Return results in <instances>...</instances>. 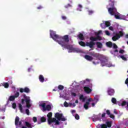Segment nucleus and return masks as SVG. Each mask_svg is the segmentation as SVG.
<instances>
[{
	"label": "nucleus",
	"instance_id": "nucleus-12",
	"mask_svg": "<svg viewBox=\"0 0 128 128\" xmlns=\"http://www.w3.org/2000/svg\"><path fill=\"white\" fill-rule=\"evenodd\" d=\"M107 92L108 96H114V90L112 88H108Z\"/></svg>",
	"mask_w": 128,
	"mask_h": 128
},
{
	"label": "nucleus",
	"instance_id": "nucleus-33",
	"mask_svg": "<svg viewBox=\"0 0 128 128\" xmlns=\"http://www.w3.org/2000/svg\"><path fill=\"white\" fill-rule=\"evenodd\" d=\"M105 26H110V22L108 21H106L105 22Z\"/></svg>",
	"mask_w": 128,
	"mask_h": 128
},
{
	"label": "nucleus",
	"instance_id": "nucleus-4",
	"mask_svg": "<svg viewBox=\"0 0 128 128\" xmlns=\"http://www.w3.org/2000/svg\"><path fill=\"white\" fill-rule=\"evenodd\" d=\"M106 8L108 10L109 14L111 16H114L116 12H118L116 8V6H114V1L110 3L109 6H108Z\"/></svg>",
	"mask_w": 128,
	"mask_h": 128
},
{
	"label": "nucleus",
	"instance_id": "nucleus-45",
	"mask_svg": "<svg viewBox=\"0 0 128 128\" xmlns=\"http://www.w3.org/2000/svg\"><path fill=\"white\" fill-rule=\"evenodd\" d=\"M106 25L104 24H100V26L102 28H106L105 27Z\"/></svg>",
	"mask_w": 128,
	"mask_h": 128
},
{
	"label": "nucleus",
	"instance_id": "nucleus-63",
	"mask_svg": "<svg viewBox=\"0 0 128 128\" xmlns=\"http://www.w3.org/2000/svg\"><path fill=\"white\" fill-rule=\"evenodd\" d=\"M76 112V110H72V114H74Z\"/></svg>",
	"mask_w": 128,
	"mask_h": 128
},
{
	"label": "nucleus",
	"instance_id": "nucleus-2",
	"mask_svg": "<svg viewBox=\"0 0 128 128\" xmlns=\"http://www.w3.org/2000/svg\"><path fill=\"white\" fill-rule=\"evenodd\" d=\"M83 82V84H86V86L84 87V90L86 94H90L92 92V84L90 82V80L86 79L83 82Z\"/></svg>",
	"mask_w": 128,
	"mask_h": 128
},
{
	"label": "nucleus",
	"instance_id": "nucleus-34",
	"mask_svg": "<svg viewBox=\"0 0 128 128\" xmlns=\"http://www.w3.org/2000/svg\"><path fill=\"white\" fill-rule=\"evenodd\" d=\"M14 96L15 98H18V96H20V92H16L14 96Z\"/></svg>",
	"mask_w": 128,
	"mask_h": 128
},
{
	"label": "nucleus",
	"instance_id": "nucleus-3",
	"mask_svg": "<svg viewBox=\"0 0 128 128\" xmlns=\"http://www.w3.org/2000/svg\"><path fill=\"white\" fill-rule=\"evenodd\" d=\"M52 112H50L47 114V117L48 118V124L50 125L52 122H54V124L56 126H58L60 124V122L58 120H57L56 118H52Z\"/></svg>",
	"mask_w": 128,
	"mask_h": 128
},
{
	"label": "nucleus",
	"instance_id": "nucleus-23",
	"mask_svg": "<svg viewBox=\"0 0 128 128\" xmlns=\"http://www.w3.org/2000/svg\"><path fill=\"white\" fill-rule=\"evenodd\" d=\"M78 44H79L80 46H86V43L82 41L79 42Z\"/></svg>",
	"mask_w": 128,
	"mask_h": 128
},
{
	"label": "nucleus",
	"instance_id": "nucleus-41",
	"mask_svg": "<svg viewBox=\"0 0 128 128\" xmlns=\"http://www.w3.org/2000/svg\"><path fill=\"white\" fill-rule=\"evenodd\" d=\"M75 118L76 120H80V116H78V114H75Z\"/></svg>",
	"mask_w": 128,
	"mask_h": 128
},
{
	"label": "nucleus",
	"instance_id": "nucleus-36",
	"mask_svg": "<svg viewBox=\"0 0 128 128\" xmlns=\"http://www.w3.org/2000/svg\"><path fill=\"white\" fill-rule=\"evenodd\" d=\"M12 108H14V110H16V104L13 103L12 104Z\"/></svg>",
	"mask_w": 128,
	"mask_h": 128
},
{
	"label": "nucleus",
	"instance_id": "nucleus-14",
	"mask_svg": "<svg viewBox=\"0 0 128 128\" xmlns=\"http://www.w3.org/2000/svg\"><path fill=\"white\" fill-rule=\"evenodd\" d=\"M84 58L86 60H88V62H92V60H94V58H92V56L89 55H85Z\"/></svg>",
	"mask_w": 128,
	"mask_h": 128
},
{
	"label": "nucleus",
	"instance_id": "nucleus-61",
	"mask_svg": "<svg viewBox=\"0 0 128 128\" xmlns=\"http://www.w3.org/2000/svg\"><path fill=\"white\" fill-rule=\"evenodd\" d=\"M92 98H88V102H92Z\"/></svg>",
	"mask_w": 128,
	"mask_h": 128
},
{
	"label": "nucleus",
	"instance_id": "nucleus-39",
	"mask_svg": "<svg viewBox=\"0 0 128 128\" xmlns=\"http://www.w3.org/2000/svg\"><path fill=\"white\" fill-rule=\"evenodd\" d=\"M96 38H97V40H102V38L99 35H97Z\"/></svg>",
	"mask_w": 128,
	"mask_h": 128
},
{
	"label": "nucleus",
	"instance_id": "nucleus-52",
	"mask_svg": "<svg viewBox=\"0 0 128 128\" xmlns=\"http://www.w3.org/2000/svg\"><path fill=\"white\" fill-rule=\"evenodd\" d=\"M71 94L73 96H76V94L75 92H72L71 93Z\"/></svg>",
	"mask_w": 128,
	"mask_h": 128
},
{
	"label": "nucleus",
	"instance_id": "nucleus-55",
	"mask_svg": "<svg viewBox=\"0 0 128 128\" xmlns=\"http://www.w3.org/2000/svg\"><path fill=\"white\" fill-rule=\"evenodd\" d=\"M83 98H84V94H82L80 96V98H79L80 100H82Z\"/></svg>",
	"mask_w": 128,
	"mask_h": 128
},
{
	"label": "nucleus",
	"instance_id": "nucleus-31",
	"mask_svg": "<svg viewBox=\"0 0 128 128\" xmlns=\"http://www.w3.org/2000/svg\"><path fill=\"white\" fill-rule=\"evenodd\" d=\"M58 90H64V86L62 85H59L58 86Z\"/></svg>",
	"mask_w": 128,
	"mask_h": 128
},
{
	"label": "nucleus",
	"instance_id": "nucleus-47",
	"mask_svg": "<svg viewBox=\"0 0 128 128\" xmlns=\"http://www.w3.org/2000/svg\"><path fill=\"white\" fill-rule=\"evenodd\" d=\"M110 118L114 119V115L113 114H110Z\"/></svg>",
	"mask_w": 128,
	"mask_h": 128
},
{
	"label": "nucleus",
	"instance_id": "nucleus-21",
	"mask_svg": "<svg viewBox=\"0 0 128 128\" xmlns=\"http://www.w3.org/2000/svg\"><path fill=\"white\" fill-rule=\"evenodd\" d=\"M39 80L40 82H44V78L42 75H40Z\"/></svg>",
	"mask_w": 128,
	"mask_h": 128
},
{
	"label": "nucleus",
	"instance_id": "nucleus-6",
	"mask_svg": "<svg viewBox=\"0 0 128 128\" xmlns=\"http://www.w3.org/2000/svg\"><path fill=\"white\" fill-rule=\"evenodd\" d=\"M23 97L24 98L22 99L21 103L22 104H24V102H26V106L28 108H30L32 105L30 104V97L27 96L26 94H23Z\"/></svg>",
	"mask_w": 128,
	"mask_h": 128
},
{
	"label": "nucleus",
	"instance_id": "nucleus-27",
	"mask_svg": "<svg viewBox=\"0 0 128 128\" xmlns=\"http://www.w3.org/2000/svg\"><path fill=\"white\" fill-rule=\"evenodd\" d=\"M40 122H46V117H42L40 118Z\"/></svg>",
	"mask_w": 128,
	"mask_h": 128
},
{
	"label": "nucleus",
	"instance_id": "nucleus-51",
	"mask_svg": "<svg viewBox=\"0 0 128 128\" xmlns=\"http://www.w3.org/2000/svg\"><path fill=\"white\" fill-rule=\"evenodd\" d=\"M105 33L106 34V36H110V32L108 30H106Z\"/></svg>",
	"mask_w": 128,
	"mask_h": 128
},
{
	"label": "nucleus",
	"instance_id": "nucleus-25",
	"mask_svg": "<svg viewBox=\"0 0 128 128\" xmlns=\"http://www.w3.org/2000/svg\"><path fill=\"white\" fill-rule=\"evenodd\" d=\"M16 100L14 96H11L9 97L8 100H10V102H14Z\"/></svg>",
	"mask_w": 128,
	"mask_h": 128
},
{
	"label": "nucleus",
	"instance_id": "nucleus-32",
	"mask_svg": "<svg viewBox=\"0 0 128 128\" xmlns=\"http://www.w3.org/2000/svg\"><path fill=\"white\" fill-rule=\"evenodd\" d=\"M114 16L116 20H122V18H120V16L116 14H114Z\"/></svg>",
	"mask_w": 128,
	"mask_h": 128
},
{
	"label": "nucleus",
	"instance_id": "nucleus-48",
	"mask_svg": "<svg viewBox=\"0 0 128 128\" xmlns=\"http://www.w3.org/2000/svg\"><path fill=\"white\" fill-rule=\"evenodd\" d=\"M72 6V5H70V4H68L67 5L64 6V8H70Z\"/></svg>",
	"mask_w": 128,
	"mask_h": 128
},
{
	"label": "nucleus",
	"instance_id": "nucleus-10",
	"mask_svg": "<svg viewBox=\"0 0 128 128\" xmlns=\"http://www.w3.org/2000/svg\"><path fill=\"white\" fill-rule=\"evenodd\" d=\"M91 56H94L98 60L102 61V55L98 54L96 53L92 52V54H90Z\"/></svg>",
	"mask_w": 128,
	"mask_h": 128
},
{
	"label": "nucleus",
	"instance_id": "nucleus-30",
	"mask_svg": "<svg viewBox=\"0 0 128 128\" xmlns=\"http://www.w3.org/2000/svg\"><path fill=\"white\" fill-rule=\"evenodd\" d=\"M106 66H108V68H112V66H114L110 62H108Z\"/></svg>",
	"mask_w": 128,
	"mask_h": 128
},
{
	"label": "nucleus",
	"instance_id": "nucleus-5",
	"mask_svg": "<svg viewBox=\"0 0 128 128\" xmlns=\"http://www.w3.org/2000/svg\"><path fill=\"white\" fill-rule=\"evenodd\" d=\"M90 42H86V46H88L90 48H92L96 46V42H97L98 38L94 36H90Z\"/></svg>",
	"mask_w": 128,
	"mask_h": 128
},
{
	"label": "nucleus",
	"instance_id": "nucleus-8",
	"mask_svg": "<svg viewBox=\"0 0 128 128\" xmlns=\"http://www.w3.org/2000/svg\"><path fill=\"white\" fill-rule=\"evenodd\" d=\"M40 106L42 108V112H46V110L50 111L52 110V106L50 104H48L46 106V103H42L40 104Z\"/></svg>",
	"mask_w": 128,
	"mask_h": 128
},
{
	"label": "nucleus",
	"instance_id": "nucleus-29",
	"mask_svg": "<svg viewBox=\"0 0 128 128\" xmlns=\"http://www.w3.org/2000/svg\"><path fill=\"white\" fill-rule=\"evenodd\" d=\"M112 104H116V99L114 98H112Z\"/></svg>",
	"mask_w": 128,
	"mask_h": 128
},
{
	"label": "nucleus",
	"instance_id": "nucleus-22",
	"mask_svg": "<svg viewBox=\"0 0 128 128\" xmlns=\"http://www.w3.org/2000/svg\"><path fill=\"white\" fill-rule=\"evenodd\" d=\"M106 46L108 48H112V42H106Z\"/></svg>",
	"mask_w": 128,
	"mask_h": 128
},
{
	"label": "nucleus",
	"instance_id": "nucleus-53",
	"mask_svg": "<svg viewBox=\"0 0 128 128\" xmlns=\"http://www.w3.org/2000/svg\"><path fill=\"white\" fill-rule=\"evenodd\" d=\"M119 52H120V54H124V50H120L119 51Z\"/></svg>",
	"mask_w": 128,
	"mask_h": 128
},
{
	"label": "nucleus",
	"instance_id": "nucleus-42",
	"mask_svg": "<svg viewBox=\"0 0 128 128\" xmlns=\"http://www.w3.org/2000/svg\"><path fill=\"white\" fill-rule=\"evenodd\" d=\"M26 112L28 116H30V110L28 109L26 110Z\"/></svg>",
	"mask_w": 128,
	"mask_h": 128
},
{
	"label": "nucleus",
	"instance_id": "nucleus-20",
	"mask_svg": "<svg viewBox=\"0 0 128 128\" xmlns=\"http://www.w3.org/2000/svg\"><path fill=\"white\" fill-rule=\"evenodd\" d=\"M78 37L81 40H84V34L82 33H80L78 35Z\"/></svg>",
	"mask_w": 128,
	"mask_h": 128
},
{
	"label": "nucleus",
	"instance_id": "nucleus-28",
	"mask_svg": "<svg viewBox=\"0 0 128 128\" xmlns=\"http://www.w3.org/2000/svg\"><path fill=\"white\" fill-rule=\"evenodd\" d=\"M106 125L107 126V128H111L112 127V122H106Z\"/></svg>",
	"mask_w": 128,
	"mask_h": 128
},
{
	"label": "nucleus",
	"instance_id": "nucleus-50",
	"mask_svg": "<svg viewBox=\"0 0 128 128\" xmlns=\"http://www.w3.org/2000/svg\"><path fill=\"white\" fill-rule=\"evenodd\" d=\"M102 30H99L97 34H96V35L97 36H100V34H102Z\"/></svg>",
	"mask_w": 128,
	"mask_h": 128
},
{
	"label": "nucleus",
	"instance_id": "nucleus-24",
	"mask_svg": "<svg viewBox=\"0 0 128 128\" xmlns=\"http://www.w3.org/2000/svg\"><path fill=\"white\" fill-rule=\"evenodd\" d=\"M117 36H119V38H120V36H123L124 34V31H120L118 34H116Z\"/></svg>",
	"mask_w": 128,
	"mask_h": 128
},
{
	"label": "nucleus",
	"instance_id": "nucleus-13",
	"mask_svg": "<svg viewBox=\"0 0 128 128\" xmlns=\"http://www.w3.org/2000/svg\"><path fill=\"white\" fill-rule=\"evenodd\" d=\"M101 66H106V64H108V60L106 58H102L101 60Z\"/></svg>",
	"mask_w": 128,
	"mask_h": 128
},
{
	"label": "nucleus",
	"instance_id": "nucleus-37",
	"mask_svg": "<svg viewBox=\"0 0 128 128\" xmlns=\"http://www.w3.org/2000/svg\"><path fill=\"white\" fill-rule=\"evenodd\" d=\"M120 58H122V60H125V61L128 60V59L124 57V56H121Z\"/></svg>",
	"mask_w": 128,
	"mask_h": 128
},
{
	"label": "nucleus",
	"instance_id": "nucleus-54",
	"mask_svg": "<svg viewBox=\"0 0 128 128\" xmlns=\"http://www.w3.org/2000/svg\"><path fill=\"white\" fill-rule=\"evenodd\" d=\"M44 7L42 6H39L37 7L38 10H42V8H43Z\"/></svg>",
	"mask_w": 128,
	"mask_h": 128
},
{
	"label": "nucleus",
	"instance_id": "nucleus-60",
	"mask_svg": "<svg viewBox=\"0 0 128 128\" xmlns=\"http://www.w3.org/2000/svg\"><path fill=\"white\" fill-rule=\"evenodd\" d=\"M72 106V102H69L68 103V106Z\"/></svg>",
	"mask_w": 128,
	"mask_h": 128
},
{
	"label": "nucleus",
	"instance_id": "nucleus-59",
	"mask_svg": "<svg viewBox=\"0 0 128 128\" xmlns=\"http://www.w3.org/2000/svg\"><path fill=\"white\" fill-rule=\"evenodd\" d=\"M106 116V113H103L102 114V118H104Z\"/></svg>",
	"mask_w": 128,
	"mask_h": 128
},
{
	"label": "nucleus",
	"instance_id": "nucleus-58",
	"mask_svg": "<svg viewBox=\"0 0 128 128\" xmlns=\"http://www.w3.org/2000/svg\"><path fill=\"white\" fill-rule=\"evenodd\" d=\"M126 84H128V78H127L125 82Z\"/></svg>",
	"mask_w": 128,
	"mask_h": 128
},
{
	"label": "nucleus",
	"instance_id": "nucleus-11",
	"mask_svg": "<svg viewBox=\"0 0 128 128\" xmlns=\"http://www.w3.org/2000/svg\"><path fill=\"white\" fill-rule=\"evenodd\" d=\"M20 92H26V94H30V90L28 88L25 87L24 88H20Z\"/></svg>",
	"mask_w": 128,
	"mask_h": 128
},
{
	"label": "nucleus",
	"instance_id": "nucleus-43",
	"mask_svg": "<svg viewBox=\"0 0 128 128\" xmlns=\"http://www.w3.org/2000/svg\"><path fill=\"white\" fill-rule=\"evenodd\" d=\"M88 14H94V11L92 10H88Z\"/></svg>",
	"mask_w": 128,
	"mask_h": 128
},
{
	"label": "nucleus",
	"instance_id": "nucleus-18",
	"mask_svg": "<svg viewBox=\"0 0 128 128\" xmlns=\"http://www.w3.org/2000/svg\"><path fill=\"white\" fill-rule=\"evenodd\" d=\"M120 38V36H118V35L116 34L115 36H113L112 38V40L114 42H116V40H118Z\"/></svg>",
	"mask_w": 128,
	"mask_h": 128
},
{
	"label": "nucleus",
	"instance_id": "nucleus-56",
	"mask_svg": "<svg viewBox=\"0 0 128 128\" xmlns=\"http://www.w3.org/2000/svg\"><path fill=\"white\" fill-rule=\"evenodd\" d=\"M109 30L114 32V28H112V26L109 27Z\"/></svg>",
	"mask_w": 128,
	"mask_h": 128
},
{
	"label": "nucleus",
	"instance_id": "nucleus-26",
	"mask_svg": "<svg viewBox=\"0 0 128 128\" xmlns=\"http://www.w3.org/2000/svg\"><path fill=\"white\" fill-rule=\"evenodd\" d=\"M18 108L20 112H24V110L22 109V104H18Z\"/></svg>",
	"mask_w": 128,
	"mask_h": 128
},
{
	"label": "nucleus",
	"instance_id": "nucleus-7",
	"mask_svg": "<svg viewBox=\"0 0 128 128\" xmlns=\"http://www.w3.org/2000/svg\"><path fill=\"white\" fill-rule=\"evenodd\" d=\"M55 118H57L58 120H62V122H66V119L64 116L60 112H56L54 114Z\"/></svg>",
	"mask_w": 128,
	"mask_h": 128
},
{
	"label": "nucleus",
	"instance_id": "nucleus-62",
	"mask_svg": "<svg viewBox=\"0 0 128 128\" xmlns=\"http://www.w3.org/2000/svg\"><path fill=\"white\" fill-rule=\"evenodd\" d=\"M82 100V102H86V98H83Z\"/></svg>",
	"mask_w": 128,
	"mask_h": 128
},
{
	"label": "nucleus",
	"instance_id": "nucleus-15",
	"mask_svg": "<svg viewBox=\"0 0 128 128\" xmlns=\"http://www.w3.org/2000/svg\"><path fill=\"white\" fill-rule=\"evenodd\" d=\"M24 124L26 126V128H34V126L32 125L30 122H24Z\"/></svg>",
	"mask_w": 128,
	"mask_h": 128
},
{
	"label": "nucleus",
	"instance_id": "nucleus-16",
	"mask_svg": "<svg viewBox=\"0 0 128 128\" xmlns=\"http://www.w3.org/2000/svg\"><path fill=\"white\" fill-rule=\"evenodd\" d=\"M2 86L5 88H8V86H10V84L8 82H4L0 84V86Z\"/></svg>",
	"mask_w": 128,
	"mask_h": 128
},
{
	"label": "nucleus",
	"instance_id": "nucleus-1",
	"mask_svg": "<svg viewBox=\"0 0 128 128\" xmlns=\"http://www.w3.org/2000/svg\"><path fill=\"white\" fill-rule=\"evenodd\" d=\"M50 36L51 38L57 42L60 46L68 50V52H80V50L78 48H74L72 44H68V42H70V38H68V35H65L62 37L56 34V32L50 30Z\"/></svg>",
	"mask_w": 128,
	"mask_h": 128
},
{
	"label": "nucleus",
	"instance_id": "nucleus-46",
	"mask_svg": "<svg viewBox=\"0 0 128 128\" xmlns=\"http://www.w3.org/2000/svg\"><path fill=\"white\" fill-rule=\"evenodd\" d=\"M113 48H115V50H116L118 48V46H116V44H113Z\"/></svg>",
	"mask_w": 128,
	"mask_h": 128
},
{
	"label": "nucleus",
	"instance_id": "nucleus-40",
	"mask_svg": "<svg viewBox=\"0 0 128 128\" xmlns=\"http://www.w3.org/2000/svg\"><path fill=\"white\" fill-rule=\"evenodd\" d=\"M32 120L34 122H38V118L36 117H33Z\"/></svg>",
	"mask_w": 128,
	"mask_h": 128
},
{
	"label": "nucleus",
	"instance_id": "nucleus-38",
	"mask_svg": "<svg viewBox=\"0 0 128 128\" xmlns=\"http://www.w3.org/2000/svg\"><path fill=\"white\" fill-rule=\"evenodd\" d=\"M101 128H108V126L106 124H101Z\"/></svg>",
	"mask_w": 128,
	"mask_h": 128
},
{
	"label": "nucleus",
	"instance_id": "nucleus-64",
	"mask_svg": "<svg viewBox=\"0 0 128 128\" xmlns=\"http://www.w3.org/2000/svg\"><path fill=\"white\" fill-rule=\"evenodd\" d=\"M92 104V106L94 108V106L96 104L93 102V103Z\"/></svg>",
	"mask_w": 128,
	"mask_h": 128
},
{
	"label": "nucleus",
	"instance_id": "nucleus-9",
	"mask_svg": "<svg viewBox=\"0 0 128 128\" xmlns=\"http://www.w3.org/2000/svg\"><path fill=\"white\" fill-rule=\"evenodd\" d=\"M22 121H20V118L18 116H16L15 119V126H16V128H18L22 126Z\"/></svg>",
	"mask_w": 128,
	"mask_h": 128
},
{
	"label": "nucleus",
	"instance_id": "nucleus-44",
	"mask_svg": "<svg viewBox=\"0 0 128 128\" xmlns=\"http://www.w3.org/2000/svg\"><path fill=\"white\" fill-rule=\"evenodd\" d=\"M126 104H128V102L126 101H123L122 103V106H126Z\"/></svg>",
	"mask_w": 128,
	"mask_h": 128
},
{
	"label": "nucleus",
	"instance_id": "nucleus-49",
	"mask_svg": "<svg viewBox=\"0 0 128 128\" xmlns=\"http://www.w3.org/2000/svg\"><path fill=\"white\" fill-rule=\"evenodd\" d=\"M106 114H108V116H110V110H106Z\"/></svg>",
	"mask_w": 128,
	"mask_h": 128
},
{
	"label": "nucleus",
	"instance_id": "nucleus-17",
	"mask_svg": "<svg viewBox=\"0 0 128 128\" xmlns=\"http://www.w3.org/2000/svg\"><path fill=\"white\" fill-rule=\"evenodd\" d=\"M96 45L98 48H102V44L100 42H96Z\"/></svg>",
	"mask_w": 128,
	"mask_h": 128
},
{
	"label": "nucleus",
	"instance_id": "nucleus-57",
	"mask_svg": "<svg viewBox=\"0 0 128 128\" xmlns=\"http://www.w3.org/2000/svg\"><path fill=\"white\" fill-rule=\"evenodd\" d=\"M62 18L64 20H66V16H62Z\"/></svg>",
	"mask_w": 128,
	"mask_h": 128
},
{
	"label": "nucleus",
	"instance_id": "nucleus-19",
	"mask_svg": "<svg viewBox=\"0 0 128 128\" xmlns=\"http://www.w3.org/2000/svg\"><path fill=\"white\" fill-rule=\"evenodd\" d=\"M88 106H90V102H86L84 106L85 110H88Z\"/></svg>",
	"mask_w": 128,
	"mask_h": 128
},
{
	"label": "nucleus",
	"instance_id": "nucleus-35",
	"mask_svg": "<svg viewBox=\"0 0 128 128\" xmlns=\"http://www.w3.org/2000/svg\"><path fill=\"white\" fill-rule=\"evenodd\" d=\"M64 106L65 108H68V103L66 102H65L64 104Z\"/></svg>",
	"mask_w": 128,
	"mask_h": 128
}]
</instances>
